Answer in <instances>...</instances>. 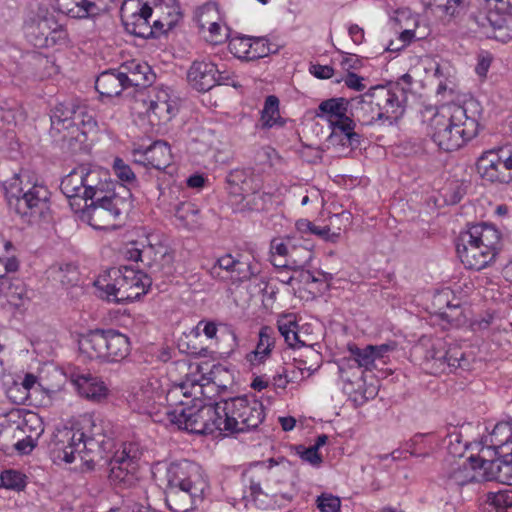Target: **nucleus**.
<instances>
[{"instance_id":"nucleus-1","label":"nucleus","mask_w":512,"mask_h":512,"mask_svg":"<svg viewBox=\"0 0 512 512\" xmlns=\"http://www.w3.org/2000/svg\"><path fill=\"white\" fill-rule=\"evenodd\" d=\"M480 116V105L473 99L442 105L429 121V134L439 149L455 151L477 136Z\"/></svg>"},{"instance_id":"nucleus-2","label":"nucleus","mask_w":512,"mask_h":512,"mask_svg":"<svg viewBox=\"0 0 512 512\" xmlns=\"http://www.w3.org/2000/svg\"><path fill=\"white\" fill-rule=\"evenodd\" d=\"M165 502L172 512H190L208 488L202 468L191 461L171 463L166 470Z\"/></svg>"},{"instance_id":"nucleus-3","label":"nucleus","mask_w":512,"mask_h":512,"mask_svg":"<svg viewBox=\"0 0 512 512\" xmlns=\"http://www.w3.org/2000/svg\"><path fill=\"white\" fill-rule=\"evenodd\" d=\"M80 352L90 360L107 363L121 362L131 352V343L127 335L114 330H91L78 341Z\"/></svg>"},{"instance_id":"nucleus-4","label":"nucleus","mask_w":512,"mask_h":512,"mask_svg":"<svg viewBox=\"0 0 512 512\" xmlns=\"http://www.w3.org/2000/svg\"><path fill=\"white\" fill-rule=\"evenodd\" d=\"M123 193H112L98 198L90 205L71 202V208L77 213H82L90 226L97 230L115 229L117 220L122 214H127L132 206L131 194L126 187H122Z\"/></svg>"},{"instance_id":"nucleus-5","label":"nucleus","mask_w":512,"mask_h":512,"mask_svg":"<svg viewBox=\"0 0 512 512\" xmlns=\"http://www.w3.org/2000/svg\"><path fill=\"white\" fill-rule=\"evenodd\" d=\"M165 417H158V411L155 412L154 421H167L176 425L179 429L186 430L193 434L210 435L215 432L223 433L222 417L219 411V402L214 404L202 405L196 408V405L181 408L180 410H171L165 407Z\"/></svg>"},{"instance_id":"nucleus-6","label":"nucleus","mask_w":512,"mask_h":512,"mask_svg":"<svg viewBox=\"0 0 512 512\" xmlns=\"http://www.w3.org/2000/svg\"><path fill=\"white\" fill-rule=\"evenodd\" d=\"M219 411L222 417L221 429L225 434L256 429L265 418L262 402L246 395L219 401Z\"/></svg>"},{"instance_id":"nucleus-7","label":"nucleus","mask_w":512,"mask_h":512,"mask_svg":"<svg viewBox=\"0 0 512 512\" xmlns=\"http://www.w3.org/2000/svg\"><path fill=\"white\" fill-rule=\"evenodd\" d=\"M109 274L112 283L102 285L101 280H97L95 285L106 293L109 300L118 303L138 299L147 293L152 284L151 276L127 266L113 268Z\"/></svg>"},{"instance_id":"nucleus-8","label":"nucleus","mask_w":512,"mask_h":512,"mask_svg":"<svg viewBox=\"0 0 512 512\" xmlns=\"http://www.w3.org/2000/svg\"><path fill=\"white\" fill-rule=\"evenodd\" d=\"M7 198L10 208L28 223L50 221V192L45 186L34 184L26 191L21 188L19 195L8 192Z\"/></svg>"},{"instance_id":"nucleus-9","label":"nucleus","mask_w":512,"mask_h":512,"mask_svg":"<svg viewBox=\"0 0 512 512\" xmlns=\"http://www.w3.org/2000/svg\"><path fill=\"white\" fill-rule=\"evenodd\" d=\"M229 194L238 197L240 201L252 196L247 202L251 209L261 210L267 198L268 193H260L263 188V176L254 168H236L231 170L226 176Z\"/></svg>"},{"instance_id":"nucleus-10","label":"nucleus","mask_w":512,"mask_h":512,"mask_svg":"<svg viewBox=\"0 0 512 512\" xmlns=\"http://www.w3.org/2000/svg\"><path fill=\"white\" fill-rule=\"evenodd\" d=\"M105 422L99 420V423L93 422V431L91 437L86 439L83 432L72 429H65L59 432L53 442V454L55 458L72 463L75 460V453L80 452L82 448L86 447L88 441H96L98 444H103L105 438H111V429H104Z\"/></svg>"},{"instance_id":"nucleus-11","label":"nucleus","mask_w":512,"mask_h":512,"mask_svg":"<svg viewBox=\"0 0 512 512\" xmlns=\"http://www.w3.org/2000/svg\"><path fill=\"white\" fill-rule=\"evenodd\" d=\"M425 360L433 374L450 373L469 366V361L460 346L447 345L439 338L433 340L427 348Z\"/></svg>"},{"instance_id":"nucleus-12","label":"nucleus","mask_w":512,"mask_h":512,"mask_svg":"<svg viewBox=\"0 0 512 512\" xmlns=\"http://www.w3.org/2000/svg\"><path fill=\"white\" fill-rule=\"evenodd\" d=\"M146 107V114L153 126L168 123L178 112L177 98L169 87H150L139 99Z\"/></svg>"},{"instance_id":"nucleus-13","label":"nucleus","mask_w":512,"mask_h":512,"mask_svg":"<svg viewBox=\"0 0 512 512\" xmlns=\"http://www.w3.org/2000/svg\"><path fill=\"white\" fill-rule=\"evenodd\" d=\"M369 91L374 99V104L378 107L376 109L384 114V119L389 125L403 115L407 103V90L400 82L375 86Z\"/></svg>"},{"instance_id":"nucleus-14","label":"nucleus","mask_w":512,"mask_h":512,"mask_svg":"<svg viewBox=\"0 0 512 512\" xmlns=\"http://www.w3.org/2000/svg\"><path fill=\"white\" fill-rule=\"evenodd\" d=\"M476 169L483 181L508 184L512 181V155L502 148L485 151L478 158Z\"/></svg>"},{"instance_id":"nucleus-15","label":"nucleus","mask_w":512,"mask_h":512,"mask_svg":"<svg viewBox=\"0 0 512 512\" xmlns=\"http://www.w3.org/2000/svg\"><path fill=\"white\" fill-rule=\"evenodd\" d=\"M467 22L471 31L497 38L496 31L506 23L504 7H499L497 0H483L476 10L470 12Z\"/></svg>"},{"instance_id":"nucleus-16","label":"nucleus","mask_w":512,"mask_h":512,"mask_svg":"<svg viewBox=\"0 0 512 512\" xmlns=\"http://www.w3.org/2000/svg\"><path fill=\"white\" fill-rule=\"evenodd\" d=\"M131 447L117 453L109 463V481L118 488L135 487L138 480V457L136 453L131 454Z\"/></svg>"},{"instance_id":"nucleus-17","label":"nucleus","mask_w":512,"mask_h":512,"mask_svg":"<svg viewBox=\"0 0 512 512\" xmlns=\"http://www.w3.org/2000/svg\"><path fill=\"white\" fill-rule=\"evenodd\" d=\"M270 465L265 462H258L250 465L243 473V478L249 483L250 495L253 500L258 499L260 495L276 497L278 491L275 483L278 482L275 472L272 470L273 459H270Z\"/></svg>"},{"instance_id":"nucleus-18","label":"nucleus","mask_w":512,"mask_h":512,"mask_svg":"<svg viewBox=\"0 0 512 512\" xmlns=\"http://www.w3.org/2000/svg\"><path fill=\"white\" fill-rule=\"evenodd\" d=\"M80 124L83 127L95 124L92 117L87 115L85 107L74 103H60L53 109L51 131L54 135Z\"/></svg>"},{"instance_id":"nucleus-19","label":"nucleus","mask_w":512,"mask_h":512,"mask_svg":"<svg viewBox=\"0 0 512 512\" xmlns=\"http://www.w3.org/2000/svg\"><path fill=\"white\" fill-rule=\"evenodd\" d=\"M209 273L215 279L235 282L249 279L255 271L248 261L225 254L217 259Z\"/></svg>"},{"instance_id":"nucleus-20","label":"nucleus","mask_w":512,"mask_h":512,"mask_svg":"<svg viewBox=\"0 0 512 512\" xmlns=\"http://www.w3.org/2000/svg\"><path fill=\"white\" fill-rule=\"evenodd\" d=\"M494 464V462H489V460L470 456L464 460L454 461L447 477L456 485L463 486L468 483L478 481V469H483L485 471V476H487V473H489L488 470L492 469Z\"/></svg>"},{"instance_id":"nucleus-21","label":"nucleus","mask_w":512,"mask_h":512,"mask_svg":"<svg viewBox=\"0 0 512 512\" xmlns=\"http://www.w3.org/2000/svg\"><path fill=\"white\" fill-rule=\"evenodd\" d=\"M151 5L150 27L152 36L164 33L176 26L181 19L179 6L175 0H157Z\"/></svg>"},{"instance_id":"nucleus-22","label":"nucleus","mask_w":512,"mask_h":512,"mask_svg":"<svg viewBox=\"0 0 512 512\" xmlns=\"http://www.w3.org/2000/svg\"><path fill=\"white\" fill-rule=\"evenodd\" d=\"M460 241L457 244V254L467 269L479 271L495 260L496 254L485 251L482 246L472 243L468 238L460 235Z\"/></svg>"},{"instance_id":"nucleus-23","label":"nucleus","mask_w":512,"mask_h":512,"mask_svg":"<svg viewBox=\"0 0 512 512\" xmlns=\"http://www.w3.org/2000/svg\"><path fill=\"white\" fill-rule=\"evenodd\" d=\"M461 235L468 238L472 243L482 246L485 251H491L496 255L500 249L501 234L493 225L487 223L474 224Z\"/></svg>"},{"instance_id":"nucleus-24","label":"nucleus","mask_w":512,"mask_h":512,"mask_svg":"<svg viewBox=\"0 0 512 512\" xmlns=\"http://www.w3.org/2000/svg\"><path fill=\"white\" fill-rule=\"evenodd\" d=\"M217 66L212 62L194 61L187 73L189 84L199 92L209 91L216 85Z\"/></svg>"},{"instance_id":"nucleus-25","label":"nucleus","mask_w":512,"mask_h":512,"mask_svg":"<svg viewBox=\"0 0 512 512\" xmlns=\"http://www.w3.org/2000/svg\"><path fill=\"white\" fill-rule=\"evenodd\" d=\"M506 430L507 432H511V429L507 426H499L497 425L493 431V436H496L498 432L501 430ZM512 436L509 433L508 438L505 442L494 445L495 454L497 456L494 460H489V462H494V467L489 469V473H487V480H500V472L502 468L506 470H512Z\"/></svg>"},{"instance_id":"nucleus-26","label":"nucleus","mask_w":512,"mask_h":512,"mask_svg":"<svg viewBox=\"0 0 512 512\" xmlns=\"http://www.w3.org/2000/svg\"><path fill=\"white\" fill-rule=\"evenodd\" d=\"M374 99L368 90L354 100L351 115L362 125H373L376 122L385 123L384 114L377 110Z\"/></svg>"},{"instance_id":"nucleus-27","label":"nucleus","mask_w":512,"mask_h":512,"mask_svg":"<svg viewBox=\"0 0 512 512\" xmlns=\"http://www.w3.org/2000/svg\"><path fill=\"white\" fill-rule=\"evenodd\" d=\"M120 67L128 87H147L155 78V74L147 63L132 60L123 63Z\"/></svg>"},{"instance_id":"nucleus-28","label":"nucleus","mask_w":512,"mask_h":512,"mask_svg":"<svg viewBox=\"0 0 512 512\" xmlns=\"http://www.w3.org/2000/svg\"><path fill=\"white\" fill-rule=\"evenodd\" d=\"M143 160H138L140 164L157 169L164 170L172 162V153L170 146L165 141H155L148 148L143 150Z\"/></svg>"},{"instance_id":"nucleus-29","label":"nucleus","mask_w":512,"mask_h":512,"mask_svg":"<svg viewBox=\"0 0 512 512\" xmlns=\"http://www.w3.org/2000/svg\"><path fill=\"white\" fill-rule=\"evenodd\" d=\"M84 192L81 201L87 203V200L93 199L98 193H103L106 185L107 172L98 167L89 164H82Z\"/></svg>"},{"instance_id":"nucleus-30","label":"nucleus","mask_w":512,"mask_h":512,"mask_svg":"<svg viewBox=\"0 0 512 512\" xmlns=\"http://www.w3.org/2000/svg\"><path fill=\"white\" fill-rule=\"evenodd\" d=\"M95 88L101 96L114 97L128 88L123 78L121 67L118 70H107L102 72L96 79Z\"/></svg>"},{"instance_id":"nucleus-31","label":"nucleus","mask_w":512,"mask_h":512,"mask_svg":"<svg viewBox=\"0 0 512 512\" xmlns=\"http://www.w3.org/2000/svg\"><path fill=\"white\" fill-rule=\"evenodd\" d=\"M54 16H44L34 19L26 27L28 40L38 48H47L48 36L55 25Z\"/></svg>"},{"instance_id":"nucleus-32","label":"nucleus","mask_w":512,"mask_h":512,"mask_svg":"<svg viewBox=\"0 0 512 512\" xmlns=\"http://www.w3.org/2000/svg\"><path fill=\"white\" fill-rule=\"evenodd\" d=\"M139 402H142L147 413L153 414L156 404H163L164 390L158 378L152 377L147 379L140 387L136 394Z\"/></svg>"},{"instance_id":"nucleus-33","label":"nucleus","mask_w":512,"mask_h":512,"mask_svg":"<svg viewBox=\"0 0 512 512\" xmlns=\"http://www.w3.org/2000/svg\"><path fill=\"white\" fill-rule=\"evenodd\" d=\"M75 384L79 394L89 400L100 402L108 395L105 383L100 378L90 374L78 376Z\"/></svg>"},{"instance_id":"nucleus-34","label":"nucleus","mask_w":512,"mask_h":512,"mask_svg":"<svg viewBox=\"0 0 512 512\" xmlns=\"http://www.w3.org/2000/svg\"><path fill=\"white\" fill-rule=\"evenodd\" d=\"M82 164L74 168L68 175H66L60 184V189L63 194L70 199V203H81V196L84 192L83 171Z\"/></svg>"},{"instance_id":"nucleus-35","label":"nucleus","mask_w":512,"mask_h":512,"mask_svg":"<svg viewBox=\"0 0 512 512\" xmlns=\"http://www.w3.org/2000/svg\"><path fill=\"white\" fill-rule=\"evenodd\" d=\"M275 344L274 331L270 326H263L259 331V341L254 351L247 354L251 365H260L267 359Z\"/></svg>"},{"instance_id":"nucleus-36","label":"nucleus","mask_w":512,"mask_h":512,"mask_svg":"<svg viewBox=\"0 0 512 512\" xmlns=\"http://www.w3.org/2000/svg\"><path fill=\"white\" fill-rule=\"evenodd\" d=\"M302 356L306 359H295L298 364L296 367L298 372L295 370L291 371L290 377L297 378L295 382L302 381L320 368L321 354L318 351L314 350L312 347H306Z\"/></svg>"},{"instance_id":"nucleus-37","label":"nucleus","mask_w":512,"mask_h":512,"mask_svg":"<svg viewBox=\"0 0 512 512\" xmlns=\"http://www.w3.org/2000/svg\"><path fill=\"white\" fill-rule=\"evenodd\" d=\"M313 258V250L306 240L293 238L287 267L302 269L310 263Z\"/></svg>"},{"instance_id":"nucleus-38","label":"nucleus","mask_w":512,"mask_h":512,"mask_svg":"<svg viewBox=\"0 0 512 512\" xmlns=\"http://www.w3.org/2000/svg\"><path fill=\"white\" fill-rule=\"evenodd\" d=\"M174 257L167 251L156 252L155 257L147 262L151 276L157 278H166L173 274Z\"/></svg>"},{"instance_id":"nucleus-39","label":"nucleus","mask_w":512,"mask_h":512,"mask_svg":"<svg viewBox=\"0 0 512 512\" xmlns=\"http://www.w3.org/2000/svg\"><path fill=\"white\" fill-rule=\"evenodd\" d=\"M229 51L237 58L255 60L261 58V52L251 48V38L245 36L234 37L228 44Z\"/></svg>"},{"instance_id":"nucleus-40","label":"nucleus","mask_w":512,"mask_h":512,"mask_svg":"<svg viewBox=\"0 0 512 512\" xmlns=\"http://www.w3.org/2000/svg\"><path fill=\"white\" fill-rule=\"evenodd\" d=\"M293 238H275L270 243L271 262L275 267H287Z\"/></svg>"},{"instance_id":"nucleus-41","label":"nucleus","mask_w":512,"mask_h":512,"mask_svg":"<svg viewBox=\"0 0 512 512\" xmlns=\"http://www.w3.org/2000/svg\"><path fill=\"white\" fill-rule=\"evenodd\" d=\"M58 135L60 136L62 146L73 153L81 150L87 141L86 131L80 128V125L68 128Z\"/></svg>"},{"instance_id":"nucleus-42","label":"nucleus","mask_w":512,"mask_h":512,"mask_svg":"<svg viewBox=\"0 0 512 512\" xmlns=\"http://www.w3.org/2000/svg\"><path fill=\"white\" fill-rule=\"evenodd\" d=\"M175 217L187 229L193 230L199 227V210L191 202L180 203L175 210Z\"/></svg>"},{"instance_id":"nucleus-43","label":"nucleus","mask_w":512,"mask_h":512,"mask_svg":"<svg viewBox=\"0 0 512 512\" xmlns=\"http://www.w3.org/2000/svg\"><path fill=\"white\" fill-rule=\"evenodd\" d=\"M125 512H151L146 491L142 487H134L127 495Z\"/></svg>"},{"instance_id":"nucleus-44","label":"nucleus","mask_w":512,"mask_h":512,"mask_svg":"<svg viewBox=\"0 0 512 512\" xmlns=\"http://www.w3.org/2000/svg\"><path fill=\"white\" fill-rule=\"evenodd\" d=\"M296 228L300 233H310L330 242H335L339 233H331L329 226H317L307 219H300L296 222Z\"/></svg>"},{"instance_id":"nucleus-45","label":"nucleus","mask_w":512,"mask_h":512,"mask_svg":"<svg viewBox=\"0 0 512 512\" xmlns=\"http://www.w3.org/2000/svg\"><path fill=\"white\" fill-rule=\"evenodd\" d=\"M373 345H367L365 348H358L353 345L349 347L354 360L358 363L359 367H364L366 370H373L378 368L377 356L373 351Z\"/></svg>"},{"instance_id":"nucleus-46","label":"nucleus","mask_w":512,"mask_h":512,"mask_svg":"<svg viewBox=\"0 0 512 512\" xmlns=\"http://www.w3.org/2000/svg\"><path fill=\"white\" fill-rule=\"evenodd\" d=\"M487 512H512V490L489 493Z\"/></svg>"},{"instance_id":"nucleus-47","label":"nucleus","mask_w":512,"mask_h":512,"mask_svg":"<svg viewBox=\"0 0 512 512\" xmlns=\"http://www.w3.org/2000/svg\"><path fill=\"white\" fill-rule=\"evenodd\" d=\"M297 328L295 321H278V330L287 345L293 349L304 347L305 350L307 346L300 340Z\"/></svg>"},{"instance_id":"nucleus-48","label":"nucleus","mask_w":512,"mask_h":512,"mask_svg":"<svg viewBox=\"0 0 512 512\" xmlns=\"http://www.w3.org/2000/svg\"><path fill=\"white\" fill-rule=\"evenodd\" d=\"M219 19L218 10L215 4L212 3L199 7L195 12V20L202 31L206 30L209 26H213V23L219 21Z\"/></svg>"},{"instance_id":"nucleus-49","label":"nucleus","mask_w":512,"mask_h":512,"mask_svg":"<svg viewBox=\"0 0 512 512\" xmlns=\"http://www.w3.org/2000/svg\"><path fill=\"white\" fill-rule=\"evenodd\" d=\"M1 291L7 298L8 303L14 307H20L23 304L25 289L21 284H13L9 279L3 277Z\"/></svg>"},{"instance_id":"nucleus-50","label":"nucleus","mask_w":512,"mask_h":512,"mask_svg":"<svg viewBox=\"0 0 512 512\" xmlns=\"http://www.w3.org/2000/svg\"><path fill=\"white\" fill-rule=\"evenodd\" d=\"M278 119H280L279 100L276 96H268L261 114L263 127L271 128L277 123Z\"/></svg>"},{"instance_id":"nucleus-51","label":"nucleus","mask_w":512,"mask_h":512,"mask_svg":"<svg viewBox=\"0 0 512 512\" xmlns=\"http://www.w3.org/2000/svg\"><path fill=\"white\" fill-rule=\"evenodd\" d=\"M20 429L26 436H31V438L38 440L44 432V423L38 414L28 412L24 416L23 424Z\"/></svg>"},{"instance_id":"nucleus-52","label":"nucleus","mask_w":512,"mask_h":512,"mask_svg":"<svg viewBox=\"0 0 512 512\" xmlns=\"http://www.w3.org/2000/svg\"><path fill=\"white\" fill-rule=\"evenodd\" d=\"M347 104L348 101L345 98H330L320 103L319 110L329 115L330 119H337L347 112Z\"/></svg>"},{"instance_id":"nucleus-53","label":"nucleus","mask_w":512,"mask_h":512,"mask_svg":"<svg viewBox=\"0 0 512 512\" xmlns=\"http://www.w3.org/2000/svg\"><path fill=\"white\" fill-rule=\"evenodd\" d=\"M51 271L54 278L64 285H72L77 281L78 272L73 264L67 263L53 266Z\"/></svg>"},{"instance_id":"nucleus-54","label":"nucleus","mask_w":512,"mask_h":512,"mask_svg":"<svg viewBox=\"0 0 512 512\" xmlns=\"http://www.w3.org/2000/svg\"><path fill=\"white\" fill-rule=\"evenodd\" d=\"M67 13L72 17L86 18L98 14L99 7L95 2L90 0H79L75 3V8H68L66 6Z\"/></svg>"},{"instance_id":"nucleus-55","label":"nucleus","mask_w":512,"mask_h":512,"mask_svg":"<svg viewBox=\"0 0 512 512\" xmlns=\"http://www.w3.org/2000/svg\"><path fill=\"white\" fill-rule=\"evenodd\" d=\"M1 485L7 489L21 490L25 487V476L15 470H5L0 475Z\"/></svg>"},{"instance_id":"nucleus-56","label":"nucleus","mask_w":512,"mask_h":512,"mask_svg":"<svg viewBox=\"0 0 512 512\" xmlns=\"http://www.w3.org/2000/svg\"><path fill=\"white\" fill-rule=\"evenodd\" d=\"M317 507L320 512H340L341 500L329 493H322L317 497Z\"/></svg>"},{"instance_id":"nucleus-57","label":"nucleus","mask_w":512,"mask_h":512,"mask_svg":"<svg viewBox=\"0 0 512 512\" xmlns=\"http://www.w3.org/2000/svg\"><path fill=\"white\" fill-rule=\"evenodd\" d=\"M331 125L333 127V132L331 138L337 136L338 132L342 134V137L346 135V133L351 132L355 129V122L352 118L344 114V116H340L339 118L333 120L330 119Z\"/></svg>"},{"instance_id":"nucleus-58","label":"nucleus","mask_w":512,"mask_h":512,"mask_svg":"<svg viewBox=\"0 0 512 512\" xmlns=\"http://www.w3.org/2000/svg\"><path fill=\"white\" fill-rule=\"evenodd\" d=\"M183 384H175L166 392L164 391V401L168 403V405H180L186 406L189 404V401H185L183 396H185V392H183Z\"/></svg>"},{"instance_id":"nucleus-59","label":"nucleus","mask_w":512,"mask_h":512,"mask_svg":"<svg viewBox=\"0 0 512 512\" xmlns=\"http://www.w3.org/2000/svg\"><path fill=\"white\" fill-rule=\"evenodd\" d=\"M416 38L415 30L413 29H405L402 31L397 38L396 41L392 40L390 41L389 45L387 46V50L390 52H396L400 51L403 48H405L407 45H409L413 39Z\"/></svg>"},{"instance_id":"nucleus-60","label":"nucleus","mask_w":512,"mask_h":512,"mask_svg":"<svg viewBox=\"0 0 512 512\" xmlns=\"http://www.w3.org/2000/svg\"><path fill=\"white\" fill-rule=\"evenodd\" d=\"M207 31L209 35L206 39L213 45L221 44L228 38V29L226 27H222L218 21L213 23V26H209Z\"/></svg>"},{"instance_id":"nucleus-61","label":"nucleus","mask_w":512,"mask_h":512,"mask_svg":"<svg viewBox=\"0 0 512 512\" xmlns=\"http://www.w3.org/2000/svg\"><path fill=\"white\" fill-rule=\"evenodd\" d=\"M113 170L116 176L124 182H133L135 180V174L122 159L116 158L113 164Z\"/></svg>"},{"instance_id":"nucleus-62","label":"nucleus","mask_w":512,"mask_h":512,"mask_svg":"<svg viewBox=\"0 0 512 512\" xmlns=\"http://www.w3.org/2000/svg\"><path fill=\"white\" fill-rule=\"evenodd\" d=\"M54 29H51V34L48 36L47 48L55 45L65 44L67 41V31L60 25L57 20L55 21V25H53Z\"/></svg>"},{"instance_id":"nucleus-63","label":"nucleus","mask_w":512,"mask_h":512,"mask_svg":"<svg viewBox=\"0 0 512 512\" xmlns=\"http://www.w3.org/2000/svg\"><path fill=\"white\" fill-rule=\"evenodd\" d=\"M298 454L301 459L310 463L313 466H319L322 463V457L316 448L310 446L309 448L298 447Z\"/></svg>"},{"instance_id":"nucleus-64","label":"nucleus","mask_w":512,"mask_h":512,"mask_svg":"<svg viewBox=\"0 0 512 512\" xmlns=\"http://www.w3.org/2000/svg\"><path fill=\"white\" fill-rule=\"evenodd\" d=\"M37 440L31 438V436H26L25 438L17 441L14 444L15 450L21 454H29L32 452V450L36 447Z\"/></svg>"}]
</instances>
